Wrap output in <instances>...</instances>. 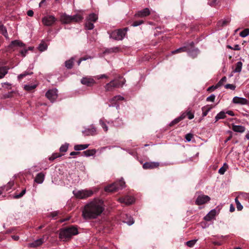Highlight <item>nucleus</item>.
Returning a JSON list of instances; mask_svg holds the SVG:
<instances>
[{"label": "nucleus", "instance_id": "nucleus-1", "mask_svg": "<svg viewBox=\"0 0 249 249\" xmlns=\"http://www.w3.org/2000/svg\"><path fill=\"white\" fill-rule=\"evenodd\" d=\"M104 202L95 198L88 203L82 211V215L85 219H95L100 215L104 211Z\"/></svg>", "mask_w": 249, "mask_h": 249}, {"label": "nucleus", "instance_id": "nucleus-2", "mask_svg": "<svg viewBox=\"0 0 249 249\" xmlns=\"http://www.w3.org/2000/svg\"><path fill=\"white\" fill-rule=\"evenodd\" d=\"M77 234V229L74 226H71L62 229L60 231L59 237L63 241H65Z\"/></svg>", "mask_w": 249, "mask_h": 249}, {"label": "nucleus", "instance_id": "nucleus-3", "mask_svg": "<svg viewBox=\"0 0 249 249\" xmlns=\"http://www.w3.org/2000/svg\"><path fill=\"white\" fill-rule=\"evenodd\" d=\"M125 83V80L123 77H119L111 81L105 86L106 91H110L116 88L122 87Z\"/></svg>", "mask_w": 249, "mask_h": 249}, {"label": "nucleus", "instance_id": "nucleus-4", "mask_svg": "<svg viewBox=\"0 0 249 249\" xmlns=\"http://www.w3.org/2000/svg\"><path fill=\"white\" fill-rule=\"evenodd\" d=\"M98 189L96 188L90 190H81L79 191H73V194L74 196L79 199H86L92 196L94 193H96Z\"/></svg>", "mask_w": 249, "mask_h": 249}, {"label": "nucleus", "instance_id": "nucleus-5", "mask_svg": "<svg viewBox=\"0 0 249 249\" xmlns=\"http://www.w3.org/2000/svg\"><path fill=\"white\" fill-rule=\"evenodd\" d=\"M125 182L124 179L122 178L118 181H116L109 185L106 186L105 188V190L106 192H113L116 191L120 189H122L125 187Z\"/></svg>", "mask_w": 249, "mask_h": 249}, {"label": "nucleus", "instance_id": "nucleus-6", "mask_svg": "<svg viewBox=\"0 0 249 249\" xmlns=\"http://www.w3.org/2000/svg\"><path fill=\"white\" fill-rule=\"evenodd\" d=\"M127 30L126 28L114 30L109 33V37L116 40H122L125 36Z\"/></svg>", "mask_w": 249, "mask_h": 249}, {"label": "nucleus", "instance_id": "nucleus-7", "mask_svg": "<svg viewBox=\"0 0 249 249\" xmlns=\"http://www.w3.org/2000/svg\"><path fill=\"white\" fill-rule=\"evenodd\" d=\"M46 96L51 102H53L58 96L57 89H54L49 90L46 93Z\"/></svg>", "mask_w": 249, "mask_h": 249}, {"label": "nucleus", "instance_id": "nucleus-8", "mask_svg": "<svg viewBox=\"0 0 249 249\" xmlns=\"http://www.w3.org/2000/svg\"><path fill=\"white\" fill-rule=\"evenodd\" d=\"M56 19L53 16H47L42 18V22L45 26H52L56 21Z\"/></svg>", "mask_w": 249, "mask_h": 249}, {"label": "nucleus", "instance_id": "nucleus-9", "mask_svg": "<svg viewBox=\"0 0 249 249\" xmlns=\"http://www.w3.org/2000/svg\"><path fill=\"white\" fill-rule=\"evenodd\" d=\"M210 200V197L207 195H199L196 200V204L198 205L204 204Z\"/></svg>", "mask_w": 249, "mask_h": 249}, {"label": "nucleus", "instance_id": "nucleus-10", "mask_svg": "<svg viewBox=\"0 0 249 249\" xmlns=\"http://www.w3.org/2000/svg\"><path fill=\"white\" fill-rule=\"evenodd\" d=\"M219 213V209H213L210 211V212L204 217L206 221H209L214 218L216 215Z\"/></svg>", "mask_w": 249, "mask_h": 249}, {"label": "nucleus", "instance_id": "nucleus-11", "mask_svg": "<svg viewBox=\"0 0 249 249\" xmlns=\"http://www.w3.org/2000/svg\"><path fill=\"white\" fill-rule=\"evenodd\" d=\"M232 102L235 104L241 105H249V101L245 98L235 96L232 99Z\"/></svg>", "mask_w": 249, "mask_h": 249}, {"label": "nucleus", "instance_id": "nucleus-12", "mask_svg": "<svg viewBox=\"0 0 249 249\" xmlns=\"http://www.w3.org/2000/svg\"><path fill=\"white\" fill-rule=\"evenodd\" d=\"M150 14L149 9L145 8L142 10L138 11L135 14V16L138 18H143L148 16Z\"/></svg>", "mask_w": 249, "mask_h": 249}, {"label": "nucleus", "instance_id": "nucleus-13", "mask_svg": "<svg viewBox=\"0 0 249 249\" xmlns=\"http://www.w3.org/2000/svg\"><path fill=\"white\" fill-rule=\"evenodd\" d=\"M118 200L121 203H124L126 205H130L132 204L135 200L133 197L126 196L124 197L120 198Z\"/></svg>", "mask_w": 249, "mask_h": 249}, {"label": "nucleus", "instance_id": "nucleus-14", "mask_svg": "<svg viewBox=\"0 0 249 249\" xmlns=\"http://www.w3.org/2000/svg\"><path fill=\"white\" fill-rule=\"evenodd\" d=\"M81 83L83 85H85L89 87V86H91L93 84H94L95 82L94 80L91 77H83L82 79H81Z\"/></svg>", "mask_w": 249, "mask_h": 249}, {"label": "nucleus", "instance_id": "nucleus-15", "mask_svg": "<svg viewBox=\"0 0 249 249\" xmlns=\"http://www.w3.org/2000/svg\"><path fill=\"white\" fill-rule=\"evenodd\" d=\"M61 21L64 24H69L72 22L71 16L65 13L62 14L60 16Z\"/></svg>", "mask_w": 249, "mask_h": 249}, {"label": "nucleus", "instance_id": "nucleus-16", "mask_svg": "<svg viewBox=\"0 0 249 249\" xmlns=\"http://www.w3.org/2000/svg\"><path fill=\"white\" fill-rule=\"evenodd\" d=\"M44 242V237L38 239L32 243H29L28 246L31 248H36L41 245Z\"/></svg>", "mask_w": 249, "mask_h": 249}, {"label": "nucleus", "instance_id": "nucleus-17", "mask_svg": "<svg viewBox=\"0 0 249 249\" xmlns=\"http://www.w3.org/2000/svg\"><path fill=\"white\" fill-rule=\"evenodd\" d=\"M17 46L23 47L25 46V44L19 40H15L12 41L9 45V47L12 49H14V48Z\"/></svg>", "mask_w": 249, "mask_h": 249}, {"label": "nucleus", "instance_id": "nucleus-18", "mask_svg": "<svg viewBox=\"0 0 249 249\" xmlns=\"http://www.w3.org/2000/svg\"><path fill=\"white\" fill-rule=\"evenodd\" d=\"M159 165V163L157 162H146L143 164L144 169H153L157 167Z\"/></svg>", "mask_w": 249, "mask_h": 249}, {"label": "nucleus", "instance_id": "nucleus-19", "mask_svg": "<svg viewBox=\"0 0 249 249\" xmlns=\"http://www.w3.org/2000/svg\"><path fill=\"white\" fill-rule=\"evenodd\" d=\"M96 128L92 126L91 128H87L83 131L82 133L84 135L86 136L94 135L96 134Z\"/></svg>", "mask_w": 249, "mask_h": 249}, {"label": "nucleus", "instance_id": "nucleus-20", "mask_svg": "<svg viewBox=\"0 0 249 249\" xmlns=\"http://www.w3.org/2000/svg\"><path fill=\"white\" fill-rule=\"evenodd\" d=\"M44 177L45 176L43 173H39L36 177L35 181L38 184H41L44 180Z\"/></svg>", "mask_w": 249, "mask_h": 249}, {"label": "nucleus", "instance_id": "nucleus-21", "mask_svg": "<svg viewBox=\"0 0 249 249\" xmlns=\"http://www.w3.org/2000/svg\"><path fill=\"white\" fill-rule=\"evenodd\" d=\"M232 129L235 132L242 133L245 131V128L242 125H233Z\"/></svg>", "mask_w": 249, "mask_h": 249}, {"label": "nucleus", "instance_id": "nucleus-22", "mask_svg": "<svg viewBox=\"0 0 249 249\" xmlns=\"http://www.w3.org/2000/svg\"><path fill=\"white\" fill-rule=\"evenodd\" d=\"M9 68L6 66L0 67V79L3 78L8 73Z\"/></svg>", "mask_w": 249, "mask_h": 249}, {"label": "nucleus", "instance_id": "nucleus-23", "mask_svg": "<svg viewBox=\"0 0 249 249\" xmlns=\"http://www.w3.org/2000/svg\"><path fill=\"white\" fill-rule=\"evenodd\" d=\"M212 107L210 105H207L202 107V116H206L208 112L212 109Z\"/></svg>", "mask_w": 249, "mask_h": 249}, {"label": "nucleus", "instance_id": "nucleus-24", "mask_svg": "<svg viewBox=\"0 0 249 249\" xmlns=\"http://www.w3.org/2000/svg\"><path fill=\"white\" fill-rule=\"evenodd\" d=\"M97 19H98V16L94 13H91L89 15V16H88V17L87 18V20L94 23L96 21Z\"/></svg>", "mask_w": 249, "mask_h": 249}, {"label": "nucleus", "instance_id": "nucleus-25", "mask_svg": "<svg viewBox=\"0 0 249 249\" xmlns=\"http://www.w3.org/2000/svg\"><path fill=\"white\" fill-rule=\"evenodd\" d=\"M89 146V144H77L75 145L74 146V149L75 151H80L86 149Z\"/></svg>", "mask_w": 249, "mask_h": 249}, {"label": "nucleus", "instance_id": "nucleus-26", "mask_svg": "<svg viewBox=\"0 0 249 249\" xmlns=\"http://www.w3.org/2000/svg\"><path fill=\"white\" fill-rule=\"evenodd\" d=\"M243 64L241 61L237 62L235 66V69L233 70V71L234 72H240L242 70Z\"/></svg>", "mask_w": 249, "mask_h": 249}, {"label": "nucleus", "instance_id": "nucleus-27", "mask_svg": "<svg viewBox=\"0 0 249 249\" xmlns=\"http://www.w3.org/2000/svg\"><path fill=\"white\" fill-rule=\"evenodd\" d=\"M72 22H78L83 19V17L79 14L71 16Z\"/></svg>", "mask_w": 249, "mask_h": 249}, {"label": "nucleus", "instance_id": "nucleus-28", "mask_svg": "<svg viewBox=\"0 0 249 249\" xmlns=\"http://www.w3.org/2000/svg\"><path fill=\"white\" fill-rule=\"evenodd\" d=\"M185 115L182 114V115H181L179 117H178V118H176L175 119H174L173 121H172L170 123V126H173L175 124H176L178 123L180 121L183 120L185 118Z\"/></svg>", "mask_w": 249, "mask_h": 249}, {"label": "nucleus", "instance_id": "nucleus-29", "mask_svg": "<svg viewBox=\"0 0 249 249\" xmlns=\"http://www.w3.org/2000/svg\"><path fill=\"white\" fill-rule=\"evenodd\" d=\"M73 57H71L70 59L66 61L65 62V67L68 69H71L73 66Z\"/></svg>", "mask_w": 249, "mask_h": 249}, {"label": "nucleus", "instance_id": "nucleus-30", "mask_svg": "<svg viewBox=\"0 0 249 249\" xmlns=\"http://www.w3.org/2000/svg\"><path fill=\"white\" fill-rule=\"evenodd\" d=\"M199 53L198 49H193L188 52V55L193 58L196 57Z\"/></svg>", "mask_w": 249, "mask_h": 249}, {"label": "nucleus", "instance_id": "nucleus-31", "mask_svg": "<svg viewBox=\"0 0 249 249\" xmlns=\"http://www.w3.org/2000/svg\"><path fill=\"white\" fill-rule=\"evenodd\" d=\"M226 117V113L224 111H221L218 113L215 117V122L219 119H224Z\"/></svg>", "mask_w": 249, "mask_h": 249}, {"label": "nucleus", "instance_id": "nucleus-32", "mask_svg": "<svg viewBox=\"0 0 249 249\" xmlns=\"http://www.w3.org/2000/svg\"><path fill=\"white\" fill-rule=\"evenodd\" d=\"M0 32L6 37L8 38V34L5 26L0 23Z\"/></svg>", "mask_w": 249, "mask_h": 249}, {"label": "nucleus", "instance_id": "nucleus-33", "mask_svg": "<svg viewBox=\"0 0 249 249\" xmlns=\"http://www.w3.org/2000/svg\"><path fill=\"white\" fill-rule=\"evenodd\" d=\"M84 153L86 157L92 156L96 153V150L94 149L87 150L84 151Z\"/></svg>", "mask_w": 249, "mask_h": 249}, {"label": "nucleus", "instance_id": "nucleus-34", "mask_svg": "<svg viewBox=\"0 0 249 249\" xmlns=\"http://www.w3.org/2000/svg\"><path fill=\"white\" fill-rule=\"evenodd\" d=\"M94 26L93 23L87 20L85 23V28L87 30H92L93 29Z\"/></svg>", "mask_w": 249, "mask_h": 249}, {"label": "nucleus", "instance_id": "nucleus-35", "mask_svg": "<svg viewBox=\"0 0 249 249\" xmlns=\"http://www.w3.org/2000/svg\"><path fill=\"white\" fill-rule=\"evenodd\" d=\"M99 124L102 127L105 132H107L108 130V127L106 123L104 122L103 119H101L99 120Z\"/></svg>", "mask_w": 249, "mask_h": 249}, {"label": "nucleus", "instance_id": "nucleus-36", "mask_svg": "<svg viewBox=\"0 0 249 249\" xmlns=\"http://www.w3.org/2000/svg\"><path fill=\"white\" fill-rule=\"evenodd\" d=\"M228 164L226 163H225L223 166L219 169L218 173L221 175H223L227 170V169H228Z\"/></svg>", "mask_w": 249, "mask_h": 249}, {"label": "nucleus", "instance_id": "nucleus-37", "mask_svg": "<svg viewBox=\"0 0 249 249\" xmlns=\"http://www.w3.org/2000/svg\"><path fill=\"white\" fill-rule=\"evenodd\" d=\"M240 36L242 37H245L249 35V29L246 28L244 29L243 31L241 32L239 34Z\"/></svg>", "mask_w": 249, "mask_h": 249}, {"label": "nucleus", "instance_id": "nucleus-38", "mask_svg": "<svg viewBox=\"0 0 249 249\" xmlns=\"http://www.w3.org/2000/svg\"><path fill=\"white\" fill-rule=\"evenodd\" d=\"M48 46L47 44L45 43H41L38 46V50L41 52H43L47 50Z\"/></svg>", "mask_w": 249, "mask_h": 249}, {"label": "nucleus", "instance_id": "nucleus-39", "mask_svg": "<svg viewBox=\"0 0 249 249\" xmlns=\"http://www.w3.org/2000/svg\"><path fill=\"white\" fill-rule=\"evenodd\" d=\"M33 74L32 72H28V71H24L23 73L18 75V78L19 80L22 79L23 77H25L28 75H30Z\"/></svg>", "mask_w": 249, "mask_h": 249}, {"label": "nucleus", "instance_id": "nucleus-40", "mask_svg": "<svg viewBox=\"0 0 249 249\" xmlns=\"http://www.w3.org/2000/svg\"><path fill=\"white\" fill-rule=\"evenodd\" d=\"M187 51V49L186 47H181L178 49H176L173 51H172V53H179L181 52H184Z\"/></svg>", "mask_w": 249, "mask_h": 249}, {"label": "nucleus", "instance_id": "nucleus-41", "mask_svg": "<svg viewBox=\"0 0 249 249\" xmlns=\"http://www.w3.org/2000/svg\"><path fill=\"white\" fill-rule=\"evenodd\" d=\"M235 202L236 205V208L238 211H241L243 209V206L241 205L240 202L239 201L238 198H235Z\"/></svg>", "mask_w": 249, "mask_h": 249}, {"label": "nucleus", "instance_id": "nucleus-42", "mask_svg": "<svg viewBox=\"0 0 249 249\" xmlns=\"http://www.w3.org/2000/svg\"><path fill=\"white\" fill-rule=\"evenodd\" d=\"M36 88V85H26L24 86V89L28 91L32 90Z\"/></svg>", "mask_w": 249, "mask_h": 249}, {"label": "nucleus", "instance_id": "nucleus-43", "mask_svg": "<svg viewBox=\"0 0 249 249\" xmlns=\"http://www.w3.org/2000/svg\"><path fill=\"white\" fill-rule=\"evenodd\" d=\"M69 146L68 143H65V144H63L61 145V146L60 147V151L62 152H65L67 151L68 148Z\"/></svg>", "mask_w": 249, "mask_h": 249}, {"label": "nucleus", "instance_id": "nucleus-44", "mask_svg": "<svg viewBox=\"0 0 249 249\" xmlns=\"http://www.w3.org/2000/svg\"><path fill=\"white\" fill-rule=\"evenodd\" d=\"M124 97L121 95H117L114 97L112 99L110 100V101H121L124 100Z\"/></svg>", "mask_w": 249, "mask_h": 249}, {"label": "nucleus", "instance_id": "nucleus-45", "mask_svg": "<svg viewBox=\"0 0 249 249\" xmlns=\"http://www.w3.org/2000/svg\"><path fill=\"white\" fill-rule=\"evenodd\" d=\"M197 240H190L186 242V244L189 247H192L196 242Z\"/></svg>", "mask_w": 249, "mask_h": 249}, {"label": "nucleus", "instance_id": "nucleus-46", "mask_svg": "<svg viewBox=\"0 0 249 249\" xmlns=\"http://www.w3.org/2000/svg\"><path fill=\"white\" fill-rule=\"evenodd\" d=\"M26 193V189L23 190L20 193L14 196L15 198H19L21 197Z\"/></svg>", "mask_w": 249, "mask_h": 249}, {"label": "nucleus", "instance_id": "nucleus-47", "mask_svg": "<svg viewBox=\"0 0 249 249\" xmlns=\"http://www.w3.org/2000/svg\"><path fill=\"white\" fill-rule=\"evenodd\" d=\"M143 23V20H139V21H134L133 23H132V26L133 27H136V26H138L139 25H141Z\"/></svg>", "mask_w": 249, "mask_h": 249}, {"label": "nucleus", "instance_id": "nucleus-48", "mask_svg": "<svg viewBox=\"0 0 249 249\" xmlns=\"http://www.w3.org/2000/svg\"><path fill=\"white\" fill-rule=\"evenodd\" d=\"M215 96L214 94H212L210 96L208 97L206 99V101L208 102H213L215 99Z\"/></svg>", "mask_w": 249, "mask_h": 249}, {"label": "nucleus", "instance_id": "nucleus-49", "mask_svg": "<svg viewBox=\"0 0 249 249\" xmlns=\"http://www.w3.org/2000/svg\"><path fill=\"white\" fill-rule=\"evenodd\" d=\"M27 52H28V50L27 49L24 48V49H23L20 51V53L23 57H24L26 55Z\"/></svg>", "mask_w": 249, "mask_h": 249}, {"label": "nucleus", "instance_id": "nucleus-50", "mask_svg": "<svg viewBox=\"0 0 249 249\" xmlns=\"http://www.w3.org/2000/svg\"><path fill=\"white\" fill-rule=\"evenodd\" d=\"M230 21V20L229 19H225L223 21H220L219 22V24H221L222 26H225L227 25L228 23H229Z\"/></svg>", "mask_w": 249, "mask_h": 249}, {"label": "nucleus", "instance_id": "nucleus-51", "mask_svg": "<svg viewBox=\"0 0 249 249\" xmlns=\"http://www.w3.org/2000/svg\"><path fill=\"white\" fill-rule=\"evenodd\" d=\"M225 87L227 89H231L232 90H234L235 88V87L233 85L230 84H228L226 85Z\"/></svg>", "mask_w": 249, "mask_h": 249}, {"label": "nucleus", "instance_id": "nucleus-52", "mask_svg": "<svg viewBox=\"0 0 249 249\" xmlns=\"http://www.w3.org/2000/svg\"><path fill=\"white\" fill-rule=\"evenodd\" d=\"M187 115L189 119L191 120L194 118V114L191 112V111H188L187 112Z\"/></svg>", "mask_w": 249, "mask_h": 249}, {"label": "nucleus", "instance_id": "nucleus-53", "mask_svg": "<svg viewBox=\"0 0 249 249\" xmlns=\"http://www.w3.org/2000/svg\"><path fill=\"white\" fill-rule=\"evenodd\" d=\"M193 137L192 134L190 133L187 134L185 135V139L187 142H190L191 141V139Z\"/></svg>", "mask_w": 249, "mask_h": 249}, {"label": "nucleus", "instance_id": "nucleus-54", "mask_svg": "<svg viewBox=\"0 0 249 249\" xmlns=\"http://www.w3.org/2000/svg\"><path fill=\"white\" fill-rule=\"evenodd\" d=\"M14 182L13 181H10L8 183L7 188L6 189V190H8L10 189L14 185Z\"/></svg>", "mask_w": 249, "mask_h": 249}, {"label": "nucleus", "instance_id": "nucleus-55", "mask_svg": "<svg viewBox=\"0 0 249 249\" xmlns=\"http://www.w3.org/2000/svg\"><path fill=\"white\" fill-rule=\"evenodd\" d=\"M59 156H60V155L59 154H54L52 155V156L51 157L49 158V160H53Z\"/></svg>", "mask_w": 249, "mask_h": 249}, {"label": "nucleus", "instance_id": "nucleus-56", "mask_svg": "<svg viewBox=\"0 0 249 249\" xmlns=\"http://www.w3.org/2000/svg\"><path fill=\"white\" fill-rule=\"evenodd\" d=\"M125 222L127 225L130 226V225H132L134 223V221L132 218L130 217V218L129 219V220L126 221Z\"/></svg>", "mask_w": 249, "mask_h": 249}, {"label": "nucleus", "instance_id": "nucleus-57", "mask_svg": "<svg viewBox=\"0 0 249 249\" xmlns=\"http://www.w3.org/2000/svg\"><path fill=\"white\" fill-rule=\"evenodd\" d=\"M227 80V78L226 77H223L221 78V79L219 81L217 85H222L224 82H226Z\"/></svg>", "mask_w": 249, "mask_h": 249}, {"label": "nucleus", "instance_id": "nucleus-58", "mask_svg": "<svg viewBox=\"0 0 249 249\" xmlns=\"http://www.w3.org/2000/svg\"><path fill=\"white\" fill-rule=\"evenodd\" d=\"M119 50V48L118 47H114L110 48L108 50L109 52H117Z\"/></svg>", "mask_w": 249, "mask_h": 249}, {"label": "nucleus", "instance_id": "nucleus-59", "mask_svg": "<svg viewBox=\"0 0 249 249\" xmlns=\"http://www.w3.org/2000/svg\"><path fill=\"white\" fill-rule=\"evenodd\" d=\"M96 78L98 79H101V78H107L108 76L106 74H101L100 75H98L96 76Z\"/></svg>", "mask_w": 249, "mask_h": 249}, {"label": "nucleus", "instance_id": "nucleus-60", "mask_svg": "<svg viewBox=\"0 0 249 249\" xmlns=\"http://www.w3.org/2000/svg\"><path fill=\"white\" fill-rule=\"evenodd\" d=\"M240 49H241V48H240L239 45L238 44H236V45H234V46L233 47V50L239 51Z\"/></svg>", "mask_w": 249, "mask_h": 249}, {"label": "nucleus", "instance_id": "nucleus-61", "mask_svg": "<svg viewBox=\"0 0 249 249\" xmlns=\"http://www.w3.org/2000/svg\"><path fill=\"white\" fill-rule=\"evenodd\" d=\"M27 14L28 16L32 17L34 15V12L31 10H30L28 11Z\"/></svg>", "mask_w": 249, "mask_h": 249}, {"label": "nucleus", "instance_id": "nucleus-62", "mask_svg": "<svg viewBox=\"0 0 249 249\" xmlns=\"http://www.w3.org/2000/svg\"><path fill=\"white\" fill-rule=\"evenodd\" d=\"M58 213L57 212H54L51 214V216L52 218H54L56 216H57Z\"/></svg>", "mask_w": 249, "mask_h": 249}, {"label": "nucleus", "instance_id": "nucleus-63", "mask_svg": "<svg viewBox=\"0 0 249 249\" xmlns=\"http://www.w3.org/2000/svg\"><path fill=\"white\" fill-rule=\"evenodd\" d=\"M234 210H235V208H234L233 205L232 204H231L230 205V211L231 212H233L234 211Z\"/></svg>", "mask_w": 249, "mask_h": 249}, {"label": "nucleus", "instance_id": "nucleus-64", "mask_svg": "<svg viewBox=\"0 0 249 249\" xmlns=\"http://www.w3.org/2000/svg\"><path fill=\"white\" fill-rule=\"evenodd\" d=\"M225 113H226V114H229L230 116H234V113L232 111H231V110L227 111Z\"/></svg>", "mask_w": 249, "mask_h": 249}]
</instances>
